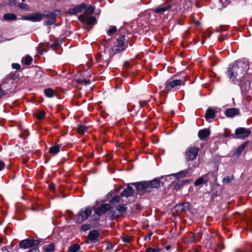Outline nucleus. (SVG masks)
Wrapping results in <instances>:
<instances>
[{"label":"nucleus","mask_w":252,"mask_h":252,"mask_svg":"<svg viewBox=\"0 0 252 252\" xmlns=\"http://www.w3.org/2000/svg\"><path fill=\"white\" fill-rule=\"evenodd\" d=\"M187 81L185 78L184 80L182 79H169L165 83V90L167 91H170L175 89L178 86L184 85L185 82Z\"/></svg>","instance_id":"4"},{"label":"nucleus","mask_w":252,"mask_h":252,"mask_svg":"<svg viewBox=\"0 0 252 252\" xmlns=\"http://www.w3.org/2000/svg\"><path fill=\"white\" fill-rule=\"evenodd\" d=\"M80 249V246L78 244H74L69 247L68 252H77Z\"/></svg>","instance_id":"25"},{"label":"nucleus","mask_w":252,"mask_h":252,"mask_svg":"<svg viewBox=\"0 0 252 252\" xmlns=\"http://www.w3.org/2000/svg\"><path fill=\"white\" fill-rule=\"evenodd\" d=\"M189 173V172L188 170H185L180 172L178 174H176V175L177 177L183 178L186 177Z\"/></svg>","instance_id":"35"},{"label":"nucleus","mask_w":252,"mask_h":252,"mask_svg":"<svg viewBox=\"0 0 252 252\" xmlns=\"http://www.w3.org/2000/svg\"><path fill=\"white\" fill-rule=\"evenodd\" d=\"M247 144H248V142H245L243 144H242V145H241L239 147H238V148L236 150L235 153L234 154V155H235L237 157H239L241 155L242 152L244 150V149L246 147Z\"/></svg>","instance_id":"22"},{"label":"nucleus","mask_w":252,"mask_h":252,"mask_svg":"<svg viewBox=\"0 0 252 252\" xmlns=\"http://www.w3.org/2000/svg\"><path fill=\"white\" fill-rule=\"evenodd\" d=\"M16 4V0H9L8 5L10 6H14Z\"/></svg>","instance_id":"46"},{"label":"nucleus","mask_w":252,"mask_h":252,"mask_svg":"<svg viewBox=\"0 0 252 252\" xmlns=\"http://www.w3.org/2000/svg\"><path fill=\"white\" fill-rule=\"evenodd\" d=\"M4 165V163L2 161L0 160V171L2 169Z\"/></svg>","instance_id":"51"},{"label":"nucleus","mask_w":252,"mask_h":252,"mask_svg":"<svg viewBox=\"0 0 252 252\" xmlns=\"http://www.w3.org/2000/svg\"><path fill=\"white\" fill-rule=\"evenodd\" d=\"M43 18L42 14L39 13H35L30 15L25 16L23 18L24 20L31 21L33 22H37L40 21Z\"/></svg>","instance_id":"11"},{"label":"nucleus","mask_w":252,"mask_h":252,"mask_svg":"<svg viewBox=\"0 0 252 252\" xmlns=\"http://www.w3.org/2000/svg\"><path fill=\"white\" fill-rule=\"evenodd\" d=\"M18 7L22 9L25 10L26 11H29L30 7L29 6L24 3H20L18 5Z\"/></svg>","instance_id":"38"},{"label":"nucleus","mask_w":252,"mask_h":252,"mask_svg":"<svg viewBox=\"0 0 252 252\" xmlns=\"http://www.w3.org/2000/svg\"><path fill=\"white\" fill-rule=\"evenodd\" d=\"M203 184H205V182L204 181L202 176L201 177H199V178H198L194 182V186H198Z\"/></svg>","instance_id":"37"},{"label":"nucleus","mask_w":252,"mask_h":252,"mask_svg":"<svg viewBox=\"0 0 252 252\" xmlns=\"http://www.w3.org/2000/svg\"><path fill=\"white\" fill-rule=\"evenodd\" d=\"M200 148L194 146L187 147L184 153V158L186 162H189L195 160L198 156Z\"/></svg>","instance_id":"3"},{"label":"nucleus","mask_w":252,"mask_h":252,"mask_svg":"<svg viewBox=\"0 0 252 252\" xmlns=\"http://www.w3.org/2000/svg\"><path fill=\"white\" fill-rule=\"evenodd\" d=\"M225 116L228 118H232L239 115V111H224Z\"/></svg>","instance_id":"31"},{"label":"nucleus","mask_w":252,"mask_h":252,"mask_svg":"<svg viewBox=\"0 0 252 252\" xmlns=\"http://www.w3.org/2000/svg\"><path fill=\"white\" fill-rule=\"evenodd\" d=\"M226 110H233V111H234V110H238L236 108H228Z\"/></svg>","instance_id":"54"},{"label":"nucleus","mask_w":252,"mask_h":252,"mask_svg":"<svg viewBox=\"0 0 252 252\" xmlns=\"http://www.w3.org/2000/svg\"><path fill=\"white\" fill-rule=\"evenodd\" d=\"M174 115V111H172L171 113V116L173 117Z\"/></svg>","instance_id":"61"},{"label":"nucleus","mask_w":252,"mask_h":252,"mask_svg":"<svg viewBox=\"0 0 252 252\" xmlns=\"http://www.w3.org/2000/svg\"><path fill=\"white\" fill-rule=\"evenodd\" d=\"M45 252H53L55 251V244L51 243L44 248Z\"/></svg>","instance_id":"33"},{"label":"nucleus","mask_w":252,"mask_h":252,"mask_svg":"<svg viewBox=\"0 0 252 252\" xmlns=\"http://www.w3.org/2000/svg\"><path fill=\"white\" fill-rule=\"evenodd\" d=\"M115 212H113V216H114L116 217H118L119 216V215H115Z\"/></svg>","instance_id":"60"},{"label":"nucleus","mask_w":252,"mask_h":252,"mask_svg":"<svg viewBox=\"0 0 252 252\" xmlns=\"http://www.w3.org/2000/svg\"><path fill=\"white\" fill-rule=\"evenodd\" d=\"M196 167L195 164H192L191 165L190 164H189V169H191L194 168H195Z\"/></svg>","instance_id":"52"},{"label":"nucleus","mask_w":252,"mask_h":252,"mask_svg":"<svg viewBox=\"0 0 252 252\" xmlns=\"http://www.w3.org/2000/svg\"><path fill=\"white\" fill-rule=\"evenodd\" d=\"M0 116L1 117L2 119H4V117L5 116H3V115H0Z\"/></svg>","instance_id":"63"},{"label":"nucleus","mask_w":252,"mask_h":252,"mask_svg":"<svg viewBox=\"0 0 252 252\" xmlns=\"http://www.w3.org/2000/svg\"><path fill=\"white\" fill-rule=\"evenodd\" d=\"M44 92L45 95L48 97H52L55 94L54 91L51 88L45 89Z\"/></svg>","instance_id":"28"},{"label":"nucleus","mask_w":252,"mask_h":252,"mask_svg":"<svg viewBox=\"0 0 252 252\" xmlns=\"http://www.w3.org/2000/svg\"><path fill=\"white\" fill-rule=\"evenodd\" d=\"M9 89V86L6 82H4L0 85V97L7 94Z\"/></svg>","instance_id":"14"},{"label":"nucleus","mask_w":252,"mask_h":252,"mask_svg":"<svg viewBox=\"0 0 252 252\" xmlns=\"http://www.w3.org/2000/svg\"><path fill=\"white\" fill-rule=\"evenodd\" d=\"M92 211L90 207H86L84 209H81L78 214L77 223H81L85 220L91 215Z\"/></svg>","instance_id":"7"},{"label":"nucleus","mask_w":252,"mask_h":252,"mask_svg":"<svg viewBox=\"0 0 252 252\" xmlns=\"http://www.w3.org/2000/svg\"><path fill=\"white\" fill-rule=\"evenodd\" d=\"M88 130V127L84 125H80L78 126V132L81 134H84Z\"/></svg>","instance_id":"32"},{"label":"nucleus","mask_w":252,"mask_h":252,"mask_svg":"<svg viewBox=\"0 0 252 252\" xmlns=\"http://www.w3.org/2000/svg\"><path fill=\"white\" fill-rule=\"evenodd\" d=\"M111 208V206L109 203L103 204L100 207L96 208L94 210V212L97 215L100 216L109 211Z\"/></svg>","instance_id":"10"},{"label":"nucleus","mask_w":252,"mask_h":252,"mask_svg":"<svg viewBox=\"0 0 252 252\" xmlns=\"http://www.w3.org/2000/svg\"><path fill=\"white\" fill-rule=\"evenodd\" d=\"M161 249L160 248L153 249L152 248H148L146 250V252H160Z\"/></svg>","instance_id":"41"},{"label":"nucleus","mask_w":252,"mask_h":252,"mask_svg":"<svg viewBox=\"0 0 252 252\" xmlns=\"http://www.w3.org/2000/svg\"><path fill=\"white\" fill-rule=\"evenodd\" d=\"M189 208V204L187 202L178 204L175 206V209L177 212H182L186 211Z\"/></svg>","instance_id":"15"},{"label":"nucleus","mask_w":252,"mask_h":252,"mask_svg":"<svg viewBox=\"0 0 252 252\" xmlns=\"http://www.w3.org/2000/svg\"><path fill=\"white\" fill-rule=\"evenodd\" d=\"M77 82L80 83H83L84 84H90L91 81L90 80H77Z\"/></svg>","instance_id":"45"},{"label":"nucleus","mask_w":252,"mask_h":252,"mask_svg":"<svg viewBox=\"0 0 252 252\" xmlns=\"http://www.w3.org/2000/svg\"><path fill=\"white\" fill-rule=\"evenodd\" d=\"M117 31V29H116V27H113L112 28H111L107 32V33L109 35H112V34L114 33L115 32H116Z\"/></svg>","instance_id":"43"},{"label":"nucleus","mask_w":252,"mask_h":252,"mask_svg":"<svg viewBox=\"0 0 252 252\" xmlns=\"http://www.w3.org/2000/svg\"><path fill=\"white\" fill-rule=\"evenodd\" d=\"M215 116V111H206L205 117L207 121H210L211 119H214Z\"/></svg>","instance_id":"23"},{"label":"nucleus","mask_w":252,"mask_h":252,"mask_svg":"<svg viewBox=\"0 0 252 252\" xmlns=\"http://www.w3.org/2000/svg\"><path fill=\"white\" fill-rule=\"evenodd\" d=\"M51 47L53 49H54L56 47V44H53L51 46Z\"/></svg>","instance_id":"57"},{"label":"nucleus","mask_w":252,"mask_h":252,"mask_svg":"<svg viewBox=\"0 0 252 252\" xmlns=\"http://www.w3.org/2000/svg\"><path fill=\"white\" fill-rule=\"evenodd\" d=\"M246 64L241 62H236L227 69V76L230 82L235 84H239L244 75V66Z\"/></svg>","instance_id":"1"},{"label":"nucleus","mask_w":252,"mask_h":252,"mask_svg":"<svg viewBox=\"0 0 252 252\" xmlns=\"http://www.w3.org/2000/svg\"><path fill=\"white\" fill-rule=\"evenodd\" d=\"M201 238V234L199 233V235H198V237H197V239L199 240Z\"/></svg>","instance_id":"56"},{"label":"nucleus","mask_w":252,"mask_h":252,"mask_svg":"<svg viewBox=\"0 0 252 252\" xmlns=\"http://www.w3.org/2000/svg\"><path fill=\"white\" fill-rule=\"evenodd\" d=\"M199 232L196 233V234H194V233H192L191 232H190L189 234H188V237L189 238V241L190 242V243H192V242H194L195 240L197 239V237H198V235H199Z\"/></svg>","instance_id":"30"},{"label":"nucleus","mask_w":252,"mask_h":252,"mask_svg":"<svg viewBox=\"0 0 252 252\" xmlns=\"http://www.w3.org/2000/svg\"><path fill=\"white\" fill-rule=\"evenodd\" d=\"M33 116L35 117L37 119L39 120H42L45 116V111H35V112L32 114Z\"/></svg>","instance_id":"21"},{"label":"nucleus","mask_w":252,"mask_h":252,"mask_svg":"<svg viewBox=\"0 0 252 252\" xmlns=\"http://www.w3.org/2000/svg\"><path fill=\"white\" fill-rule=\"evenodd\" d=\"M251 133V130L250 129H247L244 127H239L235 130V134L237 135V137L242 139L248 137Z\"/></svg>","instance_id":"8"},{"label":"nucleus","mask_w":252,"mask_h":252,"mask_svg":"<svg viewBox=\"0 0 252 252\" xmlns=\"http://www.w3.org/2000/svg\"><path fill=\"white\" fill-rule=\"evenodd\" d=\"M210 134V131L208 129H201L198 131V136L200 139H203L208 137Z\"/></svg>","instance_id":"19"},{"label":"nucleus","mask_w":252,"mask_h":252,"mask_svg":"<svg viewBox=\"0 0 252 252\" xmlns=\"http://www.w3.org/2000/svg\"><path fill=\"white\" fill-rule=\"evenodd\" d=\"M40 241L39 240H31L30 239H26L21 240L19 243V247L21 249H27L30 248L33 246H37L39 244Z\"/></svg>","instance_id":"6"},{"label":"nucleus","mask_w":252,"mask_h":252,"mask_svg":"<svg viewBox=\"0 0 252 252\" xmlns=\"http://www.w3.org/2000/svg\"><path fill=\"white\" fill-rule=\"evenodd\" d=\"M86 5L85 3L81 4L77 6L74 8H72L69 10V12L70 14L73 15L77 13L82 12L85 9Z\"/></svg>","instance_id":"16"},{"label":"nucleus","mask_w":252,"mask_h":252,"mask_svg":"<svg viewBox=\"0 0 252 252\" xmlns=\"http://www.w3.org/2000/svg\"><path fill=\"white\" fill-rule=\"evenodd\" d=\"M95 9V7L92 5H89L87 8H85V13L84 15L89 16L93 13Z\"/></svg>","instance_id":"24"},{"label":"nucleus","mask_w":252,"mask_h":252,"mask_svg":"<svg viewBox=\"0 0 252 252\" xmlns=\"http://www.w3.org/2000/svg\"><path fill=\"white\" fill-rule=\"evenodd\" d=\"M233 176L229 177V176H226L223 178L222 182L223 183L228 184L231 182V181L233 180Z\"/></svg>","instance_id":"40"},{"label":"nucleus","mask_w":252,"mask_h":252,"mask_svg":"<svg viewBox=\"0 0 252 252\" xmlns=\"http://www.w3.org/2000/svg\"><path fill=\"white\" fill-rule=\"evenodd\" d=\"M99 114L100 116L103 118H106L108 116V115L105 112V111H100Z\"/></svg>","instance_id":"48"},{"label":"nucleus","mask_w":252,"mask_h":252,"mask_svg":"<svg viewBox=\"0 0 252 252\" xmlns=\"http://www.w3.org/2000/svg\"><path fill=\"white\" fill-rule=\"evenodd\" d=\"M91 228V226L88 224H83L81 226V229L83 231H86Z\"/></svg>","instance_id":"42"},{"label":"nucleus","mask_w":252,"mask_h":252,"mask_svg":"<svg viewBox=\"0 0 252 252\" xmlns=\"http://www.w3.org/2000/svg\"><path fill=\"white\" fill-rule=\"evenodd\" d=\"M218 195L217 194H214L211 197V199L213 200L214 198V197L217 196Z\"/></svg>","instance_id":"58"},{"label":"nucleus","mask_w":252,"mask_h":252,"mask_svg":"<svg viewBox=\"0 0 252 252\" xmlns=\"http://www.w3.org/2000/svg\"><path fill=\"white\" fill-rule=\"evenodd\" d=\"M206 110H208V111H210V110H214V109H212L211 107H209Z\"/></svg>","instance_id":"62"},{"label":"nucleus","mask_w":252,"mask_h":252,"mask_svg":"<svg viewBox=\"0 0 252 252\" xmlns=\"http://www.w3.org/2000/svg\"><path fill=\"white\" fill-rule=\"evenodd\" d=\"M125 41L126 38L124 35H122L118 37L117 39V44L112 48V50L114 54L118 53L119 52L124 50L125 48Z\"/></svg>","instance_id":"5"},{"label":"nucleus","mask_w":252,"mask_h":252,"mask_svg":"<svg viewBox=\"0 0 252 252\" xmlns=\"http://www.w3.org/2000/svg\"><path fill=\"white\" fill-rule=\"evenodd\" d=\"M46 25H52L54 24L56 20V15L55 13H51L46 15Z\"/></svg>","instance_id":"17"},{"label":"nucleus","mask_w":252,"mask_h":252,"mask_svg":"<svg viewBox=\"0 0 252 252\" xmlns=\"http://www.w3.org/2000/svg\"><path fill=\"white\" fill-rule=\"evenodd\" d=\"M126 207L125 206V205H120L117 208V211L119 212L121 214L126 212Z\"/></svg>","instance_id":"34"},{"label":"nucleus","mask_w":252,"mask_h":252,"mask_svg":"<svg viewBox=\"0 0 252 252\" xmlns=\"http://www.w3.org/2000/svg\"><path fill=\"white\" fill-rule=\"evenodd\" d=\"M23 62L26 64L29 65L31 63L32 61V58L30 56H26L25 58H23Z\"/></svg>","instance_id":"36"},{"label":"nucleus","mask_w":252,"mask_h":252,"mask_svg":"<svg viewBox=\"0 0 252 252\" xmlns=\"http://www.w3.org/2000/svg\"><path fill=\"white\" fill-rule=\"evenodd\" d=\"M121 198L119 196L116 195L114 196L110 200V203L112 204L118 203L120 202Z\"/></svg>","instance_id":"39"},{"label":"nucleus","mask_w":252,"mask_h":252,"mask_svg":"<svg viewBox=\"0 0 252 252\" xmlns=\"http://www.w3.org/2000/svg\"><path fill=\"white\" fill-rule=\"evenodd\" d=\"M12 67L13 68L19 69L20 68L21 65L19 64L14 63L12 64Z\"/></svg>","instance_id":"47"},{"label":"nucleus","mask_w":252,"mask_h":252,"mask_svg":"<svg viewBox=\"0 0 252 252\" xmlns=\"http://www.w3.org/2000/svg\"><path fill=\"white\" fill-rule=\"evenodd\" d=\"M151 235H152V233H150V234H148V235H147L145 237V239H150L151 238Z\"/></svg>","instance_id":"53"},{"label":"nucleus","mask_w":252,"mask_h":252,"mask_svg":"<svg viewBox=\"0 0 252 252\" xmlns=\"http://www.w3.org/2000/svg\"><path fill=\"white\" fill-rule=\"evenodd\" d=\"M173 5L171 4H170L167 6H164L161 7H158L155 10V12L157 13L161 14L165 11H169L170 9H172Z\"/></svg>","instance_id":"20"},{"label":"nucleus","mask_w":252,"mask_h":252,"mask_svg":"<svg viewBox=\"0 0 252 252\" xmlns=\"http://www.w3.org/2000/svg\"><path fill=\"white\" fill-rule=\"evenodd\" d=\"M79 20L82 23L86 24L87 25H93L96 23V20L94 16L89 17L85 15H81L79 17Z\"/></svg>","instance_id":"9"},{"label":"nucleus","mask_w":252,"mask_h":252,"mask_svg":"<svg viewBox=\"0 0 252 252\" xmlns=\"http://www.w3.org/2000/svg\"><path fill=\"white\" fill-rule=\"evenodd\" d=\"M139 205H137V208L139 209Z\"/></svg>","instance_id":"64"},{"label":"nucleus","mask_w":252,"mask_h":252,"mask_svg":"<svg viewBox=\"0 0 252 252\" xmlns=\"http://www.w3.org/2000/svg\"><path fill=\"white\" fill-rule=\"evenodd\" d=\"M124 66L126 69H128L131 67V65L128 62L126 61L124 63Z\"/></svg>","instance_id":"44"},{"label":"nucleus","mask_w":252,"mask_h":252,"mask_svg":"<svg viewBox=\"0 0 252 252\" xmlns=\"http://www.w3.org/2000/svg\"><path fill=\"white\" fill-rule=\"evenodd\" d=\"M3 18L7 21L14 20L16 19V16L12 13H6L4 15Z\"/></svg>","instance_id":"29"},{"label":"nucleus","mask_w":252,"mask_h":252,"mask_svg":"<svg viewBox=\"0 0 252 252\" xmlns=\"http://www.w3.org/2000/svg\"><path fill=\"white\" fill-rule=\"evenodd\" d=\"M189 181L188 180H186L182 181H179L176 183L174 185V189L176 190H179L181 188H182L184 185L185 184H188Z\"/></svg>","instance_id":"27"},{"label":"nucleus","mask_w":252,"mask_h":252,"mask_svg":"<svg viewBox=\"0 0 252 252\" xmlns=\"http://www.w3.org/2000/svg\"><path fill=\"white\" fill-rule=\"evenodd\" d=\"M122 239L123 241L126 243H128L130 241V238L128 236L123 237Z\"/></svg>","instance_id":"49"},{"label":"nucleus","mask_w":252,"mask_h":252,"mask_svg":"<svg viewBox=\"0 0 252 252\" xmlns=\"http://www.w3.org/2000/svg\"><path fill=\"white\" fill-rule=\"evenodd\" d=\"M170 247H170V246L168 245V246H167L166 247V250H169V249H170Z\"/></svg>","instance_id":"59"},{"label":"nucleus","mask_w":252,"mask_h":252,"mask_svg":"<svg viewBox=\"0 0 252 252\" xmlns=\"http://www.w3.org/2000/svg\"><path fill=\"white\" fill-rule=\"evenodd\" d=\"M202 177L205 182V184L211 182L212 180L214 181H216L217 180V177L214 172H209L202 175Z\"/></svg>","instance_id":"12"},{"label":"nucleus","mask_w":252,"mask_h":252,"mask_svg":"<svg viewBox=\"0 0 252 252\" xmlns=\"http://www.w3.org/2000/svg\"><path fill=\"white\" fill-rule=\"evenodd\" d=\"M60 146L59 145H56L54 146L51 147L49 149L50 153L53 155H56L59 152Z\"/></svg>","instance_id":"26"},{"label":"nucleus","mask_w":252,"mask_h":252,"mask_svg":"<svg viewBox=\"0 0 252 252\" xmlns=\"http://www.w3.org/2000/svg\"><path fill=\"white\" fill-rule=\"evenodd\" d=\"M99 237V233L96 230L90 231L88 235V238L92 242H94Z\"/></svg>","instance_id":"18"},{"label":"nucleus","mask_w":252,"mask_h":252,"mask_svg":"<svg viewBox=\"0 0 252 252\" xmlns=\"http://www.w3.org/2000/svg\"><path fill=\"white\" fill-rule=\"evenodd\" d=\"M27 252H39V250L38 248H34L33 249H31Z\"/></svg>","instance_id":"50"},{"label":"nucleus","mask_w":252,"mask_h":252,"mask_svg":"<svg viewBox=\"0 0 252 252\" xmlns=\"http://www.w3.org/2000/svg\"><path fill=\"white\" fill-rule=\"evenodd\" d=\"M131 184L135 187L138 193L141 195L145 192H150L153 189H157L163 186V183L160 182L159 179L155 178L152 181L133 183Z\"/></svg>","instance_id":"2"},{"label":"nucleus","mask_w":252,"mask_h":252,"mask_svg":"<svg viewBox=\"0 0 252 252\" xmlns=\"http://www.w3.org/2000/svg\"><path fill=\"white\" fill-rule=\"evenodd\" d=\"M229 135H230V134L229 133H228L227 132H225V134H224V136L225 137H228L229 136Z\"/></svg>","instance_id":"55"},{"label":"nucleus","mask_w":252,"mask_h":252,"mask_svg":"<svg viewBox=\"0 0 252 252\" xmlns=\"http://www.w3.org/2000/svg\"><path fill=\"white\" fill-rule=\"evenodd\" d=\"M134 193V189L129 185L121 193L122 197H128L131 196Z\"/></svg>","instance_id":"13"}]
</instances>
